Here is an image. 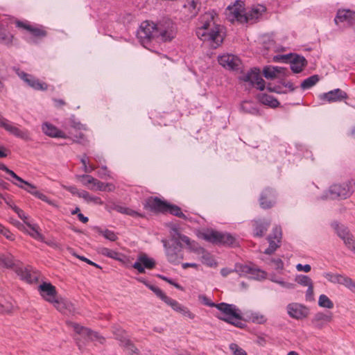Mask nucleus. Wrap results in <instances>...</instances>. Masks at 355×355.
<instances>
[{
	"mask_svg": "<svg viewBox=\"0 0 355 355\" xmlns=\"http://www.w3.org/2000/svg\"><path fill=\"white\" fill-rule=\"evenodd\" d=\"M176 35L175 24L169 19H163L155 24L148 21L141 24L137 32L140 43L146 48L155 39L162 42L171 41Z\"/></svg>",
	"mask_w": 355,
	"mask_h": 355,
	"instance_id": "1",
	"label": "nucleus"
},
{
	"mask_svg": "<svg viewBox=\"0 0 355 355\" xmlns=\"http://www.w3.org/2000/svg\"><path fill=\"white\" fill-rule=\"evenodd\" d=\"M171 240L173 242L171 245L166 239H162V242L165 249L167 260L174 265L179 264L184 259L182 250V243L190 251L198 252L200 250V247L196 241H191L187 236L182 234L176 228L172 229L171 232Z\"/></svg>",
	"mask_w": 355,
	"mask_h": 355,
	"instance_id": "2",
	"label": "nucleus"
},
{
	"mask_svg": "<svg viewBox=\"0 0 355 355\" xmlns=\"http://www.w3.org/2000/svg\"><path fill=\"white\" fill-rule=\"evenodd\" d=\"M216 15L214 11H209L201 15L196 29L198 37L209 42L214 49L217 48L223 40L222 27L216 24L215 21Z\"/></svg>",
	"mask_w": 355,
	"mask_h": 355,
	"instance_id": "3",
	"label": "nucleus"
},
{
	"mask_svg": "<svg viewBox=\"0 0 355 355\" xmlns=\"http://www.w3.org/2000/svg\"><path fill=\"white\" fill-rule=\"evenodd\" d=\"M243 3L237 1L232 6L227 7V15L229 20L234 21L236 20L241 23H255L265 12L266 8L262 5H257L252 7L248 12H244Z\"/></svg>",
	"mask_w": 355,
	"mask_h": 355,
	"instance_id": "4",
	"label": "nucleus"
},
{
	"mask_svg": "<svg viewBox=\"0 0 355 355\" xmlns=\"http://www.w3.org/2000/svg\"><path fill=\"white\" fill-rule=\"evenodd\" d=\"M216 308L220 311L216 315L219 320L239 328L245 326L242 322L241 312L234 304L222 302L217 304Z\"/></svg>",
	"mask_w": 355,
	"mask_h": 355,
	"instance_id": "5",
	"label": "nucleus"
},
{
	"mask_svg": "<svg viewBox=\"0 0 355 355\" xmlns=\"http://www.w3.org/2000/svg\"><path fill=\"white\" fill-rule=\"evenodd\" d=\"M353 181H347L340 184L331 185L327 191L325 199H346L352 196L354 192Z\"/></svg>",
	"mask_w": 355,
	"mask_h": 355,
	"instance_id": "6",
	"label": "nucleus"
},
{
	"mask_svg": "<svg viewBox=\"0 0 355 355\" xmlns=\"http://www.w3.org/2000/svg\"><path fill=\"white\" fill-rule=\"evenodd\" d=\"M334 22L340 28H347L355 26V11L350 9H338Z\"/></svg>",
	"mask_w": 355,
	"mask_h": 355,
	"instance_id": "7",
	"label": "nucleus"
},
{
	"mask_svg": "<svg viewBox=\"0 0 355 355\" xmlns=\"http://www.w3.org/2000/svg\"><path fill=\"white\" fill-rule=\"evenodd\" d=\"M205 240L215 244L233 245L235 239L230 234L219 232L217 231H207L203 233Z\"/></svg>",
	"mask_w": 355,
	"mask_h": 355,
	"instance_id": "8",
	"label": "nucleus"
},
{
	"mask_svg": "<svg viewBox=\"0 0 355 355\" xmlns=\"http://www.w3.org/2000/svg\"><path fill=\"white\" fill-rule=\"evenodd\" d=\"M235 271L239 276H246L248 275L250 278L256 280L265 279L267 277V273L264 270L248 265L236 263L235 264Z\"/></svg>",
	"mask_w": 355,
	"mask_h": 355,
	"instance_id": "9",
	"label": "nucleus"
},
{
	"mask_svg": "<svg viewBox=\"0 0 355 355\" xmlns=\"http://www.w3.org/2000/svg\"><path fill=\"white\" fill-rule=\"evenodd\" d=\"M112 332L115 338L120 342V345L130 355H139L137 348L128 338L127 334L123 329L119 327H113Z\"/></svg>",
	"mask_w": 355,
	"mask_h": 355,
	"instance_id": "10",
	"label": "nucleus"
},
{
	"mask_svg": "<svg viewBox=\"0 0 355 355\" xmlns=\"http://www.w3.org/2000/svg\"><path fill=\"white\" fill-rule=\"evenodd\" d=\"M67 324L71 327L77 334L80 335L81 337L87 340H96L101 344H103L105 341V338L101 336L97 332L93 331L88 328L80 326V324L73 323L72 322H67Z\"/></svg>",
	"mask_w": 355,
	"mask_h": 355,
	"instance_id": "11",
	"label": "nucleus"
},
{
	"mask_svg": "<svg viewBox=\"0 0 355 355\" xmlns=\"http://www.w3.org/2000/svg\"><path fill=\"white\" fill-rule=\"evenodd\" d=\"M239 80L249 83L250 85L257 87L261 91L265 89V81L260 76L259 69L257 68L251 69L247 73L241 76Z\"/></svg>",
	"mask_w": 355,
	"mask_h": 355,
	"instance_id": "12",
	"label": "nucleus"
},
{
	"mask_svg": "<svg viewBox=\"0 0 355 355\" xmlns=\"http://www.w3.org/2000/svg\"><path fill=\"white\" fill-rule=\"evenodd\" d=\"M334 226L336 230L338 236L344 241L345 245L355 253V239L350 234L347 227L343 225H339L337 223L334 224Z\"/></svg>",
	"mask_w": 355,
	"mask_h": 355,
	"instance_id": "13",
	"label": "nucleus"
},
{
	"mask_svg": "<svg viewBox=\"0 0 355 355\" xmlns=\"http://www.w3.org/2000/svg\"><path fill=\"white\" fill-rule=\"evenodd\" d=\"M39 291L45 300L55 306V302H58L59 299L56 298L57 292L54 286L50 283L44 282L40 285Z\"/></svg>",
	"mask_w": 355,
	"mask_h": 355,
	"instance_id": "14",
	"label": "nucleus"
},
{
	"mask_svg": "<svg viewBox=\"0 0 355 355\" xmlns=\"http://www.w3.org/2000/svg\"><path fill=\"white\" fill-rule=\"evenodd\" d=\"M218 62L223 67L231 70L239 69L241 64V60L237 56L232 54L219 56Z\"/></svg>",
	"mask_w": 355,
	"mask_h": 355,
	"instance_id": "15",
	"label": "nucleus"
},
{
	"mask_svg": "<svg viewBox=\"0 0 355 355\" xmlns=\"http://www.w3.org/2000/svg\"><path fill=\"white\" fill-rule=\"evenodd\" d=\"M155 266V262L153 259L149 258L145 253H141L138 256L137 261L132 265V267L139 273H144L145 268L152 269Z\"/></svg>",
	"mask_w": 355,
	"mask_h": 355,
	"instance_id": "16",
	"label": "nucleus"
},
{
	"mask_svg": "<svg viewBox=\"0 0 355 355\" xmlns=\"http://www.w3.org/2000/svg\"><path fill=\"white\" fill-rule=\"evenodd\" d=\"M168 202L162 200L157 197L148 198L145 204V207L155 212H167Z\"/></svg>",
	"mask_w": 355,
	"mask_h": 355,
	"instance_id": "17",
	"label": "nucleus"
},
{
	"mask_svg": "<svg viewBox=\"0 0 355 355\" xmlns=\"http://www.w3.org/2000/svg\"><path fill=\"white\" fill-rule=\"evenodd\" d=\"M288 314L293 318L300 320L308 315V309L297 303H291L287 306Z\"/></svg>",
	"mask_w": 355,
	"mask_h": 355,
	"instance_id": "18",
	"label": "nucleus"
},
{
	"mask_svg": "<svg viewBox=\"0 0 355 355\" xmlns=\"http://www.w3.org/2000/svg\"><path fill=\"white\" fill-rule=\"evenodd\" d=\"M18 76L30 87L36 90H46L47 89V85L44 83L40 82L38 79L28 74L24 71H17Z\"/></svg>",
	"mask_w": 355,
	"mask_h": 355,
	"instance_id": "19",
	"label": "nucleus"
},
{
	"mask_svg": "<svg viewBox=\"0 0 355 355\" xmlns=\"http://www.w3.org/2000/svg\"><path fill=\"white\" fill-rule=\"evenodd\" d=\"M347 98V94L346 92L340 89H335L320 95V100L325 101L329 103L341 101Z\"/></svg>",
	"mask_w": 355,
	"mask_h": 355,
	"instance_id": "20",
	"label": "nucleus"
},
{
	"mask_svg": "<svg viewBox=\"0 0 355 355\" xmlns=\"http://www.w3.org/2000/svg\"><path fill=\"white\" fill-rule=\"evenodd\" d=\"M164 302L170 306L174 311L181 313L184 316L188 317L190 319H193L195 318V315L192 313L188 308L180 304L178 301L167 297H165Z\"/></svg>",
	"mask_w": 355,
	"mask_h": 355,
	"instance_id": "21",
	"label": "nucleus"
},
{
	"mask_svg": "<svg viewBox=\"0 0 355 355\" xmlns=\"http://www.w3.org/2000/svg\"><path fill=\"white\" fill-rule=\"evenodd\" d=\"M332 313L330 312H318L313 316L312 323L316 328L322 329L332 320Z\"/></svg>",
	"mask_w": 355,
	"mask_h": 355,
	"instance_id": "22",
	"label": "nucleus"
},
{
	"mask_svg": "<svg viewBox=\"0 0 355 355\" xmlns=\"http://www.w3.org/2000/svg\"><path fill=\"white\" fill-rule=\"evenodd\" d=\"M274 192L269 189H266L261 194L259 202L263 209L270 208L275 202Z\"/></svg>",
	"mask_w": 355,
	"mask_h": 355,
	"instance_id": "23",
	"label": "nucleus"
},
{
	"mask_svg": "<svg viewBox=\"0 0 355 355\" xmlns=\"http://www.w3.org/2000/svg\"><path fill=\"white\" fill-rule=\"evenodd\" d=\"M16 26L28 31L33 36L35 37H44L46 35V32L41 28L33 26L26 22L17 21Z\"/></svg>",
	"mask_w": 355,
	"mask_h": 355,
	"instance_id": "24",
	"label": "nucleus"
},
{
	"mask_svg": "<svg viewBox=\"0 0 355 355\" xmlns=\"http://www.w3.org/2000/svg\"><path fill=\"white\" fill-rule=\"evenodd\" d=\"M59 311L63 313H71L73 314L76 311L74 305L69 301L64 299H59L58 302H55L54 306Z\"/></svg>",
	"mask_w": 355,
	"mask_h": 355,
	"instance_id": "25",
	"label": "nucleus"
},
{
	"mask_svg": "<svg viewBox=\"0 0 355 355\" xmlns=\"http://www.w3.org/2000/svg\"><path fill=\"white\" fill-rule=\"evenodd\" d=\"M42 129L43 132L51 137L55 138H65V134L58 130L55 126L49 123H44L42 124Z\"/></svg>",
	"mask_w": 355,
	"mask_h": 355,
	"instance_id": "26",
	"label": "nucleus"
},
{
	"mask_svg": "<svg viewBox=\"0 0 355 355\" xmlns=\"http://www.w3.org/2000/svg\"><path fill=\"white\" fill-rule=\"evenodd\" d=\"M323 277L334 284H340L345 286L350 282V278L340 274L324 272Z\"/></svg>",
	"mask_w": 355,
	"mask_h": 355,
	"instance_id": "27",
	"label": "nucleus"
},
{
	"mask_svg": "<svg viewBox=\"0 0 355 355\" xmlns=\"http://www.w3.org/2000/svg\"><path fill=\"white\" fill-rule=\"evenodd\" d=\"M306 64V60L303 56L296 55L291 60V69L294 73L301 72Z\"/></svg>",
	"mask_w": 355,
	"mask_h": 355,
	"instance_id": "28",
	"label": "nucleus"
},
{
	"mask_svg": "<svg viewBox=\"0 0 355 355\" xmlns=\"http://www.w3.org/2000/svg\"><path fill=\"white\" fill-rule=\"evenodd\" d=\"M98 252L103 256L107 257L109 258H112L115 260H118L121 262H125V257L119 252L110 250L107 248L105 247H99L98 248Z\"/></svg>",
	"mask_w": 355,
	"mask_h": 355,
	"instance_id": "29",
	"label": "nucleus"
},
{
	"mask_svg": "<svg viewBox=\"0 0 355 355\" xmlns=\"http://www.w3.org/2000/svg\"><path fill=\"white\" fill-rule=\"evenodd\" d=\"M270 223L267 220H255L254 221V234L256 236L261 237L266 232Z\"/></svg>",
	"mask_w": 355,
	"mask_h": 355,
	"instance_id": "30",
	"label": "nucleus"
},
{
	"mask_svg": "<svg viewBox=\"0 0 355 355\" xmlns=\"http://www.w3.org/2000/svg\"><path fill=\"white\" fill-rule=\"evenodd\" d=\"M284 72V69L280 67H266L263 70V76L267 79H274L277 74Z\"/></svg>",
	"mask_w": 355,
	"mask_h": 355,
	"instance_id": "31",
	"label": "nucleus"
},
{
	"mask_svg": "<svg viewBox=\"0 0 355 355\" xmlns=\"http://www.w3.org/2000/svg\"><path fill=\"white\" fill-rule=\"evenodd\" d=\"M257 98L262 104L268 105L271 107H277L279 105V102L276 98L272 96L266 94H259L257 96Z\"/></svg>",
	"mask_w": 355,
	"mask_h": 355,
	"instance_id": "32",
	"label": "nucleus"
},
{
	"mask_svg": "<svg viewBox=\"0 0 355 355\" xmlns=\"http://www.w3.org/2000/svg\"><path fill=\"white\" fill-rule=\"evenodd\" d=\"M25 224L30 228V230L27 231V233L33 239L40 241H44V236L40 233L39 227L36 224H31L28 222H25Z\"/></svg>",
	"mask_w": 355,
	"mask_h": 355,
	"instance_id": "33",
	"label": "nucleus"
},
{
	"mask_svg": "<svg viewBox=\"0 0 355 355\" xmlns=\"http://www.w3.org/2000/svg\"><path fill=\"white\" fill-rule=\"evenodd\" d=\"M94 230L106 239L110 241H116L118 239L117 234L108 229H101L98 227H94Z\"/></svg>",
	"mask_w": 355,
	"mask_h": 355,
	"instance_id": "34",
	"label": "nucleus"
},
{
	"mask_svg": "<svg viewBox=\"0 0 355 355\" xmlns=\"http://www.w3.org/2000/svg\"><path fill=\"white\" fill-rule=\"evenodd\" d=\"M80 198L85 200L87 203H94L95 205H103V202L99 197L91 195L86 191H82Z\"/></svg>",
	"mask_w": 355,
	"mask_h": 355,
	"instance_id": "35",
	"label": "nucleus"
},
{
	"mask_svg": "<svg viewBox=\"0 0 355 355\" xmlns=\"http://www.w3.org/2000/svg\"><path fill=\"white\" fill-rule=\"evenodd\" d=\"M15 272L22 280L27 282H31L33 280L30 272L24 267H17L15 268Z\"/></svg>",
	"mask_w": 355,
	"mask_h": 355,
	"instance_id": "36",
	"label": "nucleus"
},
{
	"mask_svg": "<svg viewBox=\"0 0 355 355\" xmlns=\"http://www.w3.org/2000/svg\"><path fill=\"white\" fill-rule=\"evenodd\" d=\"M12 183L14 184H15L16 186H17L18 187H19V188L26 191L29 193L33 195L34 196L35 195V193L38 191L36 189V187L35 185H33V184H31L28 182H26L25 180H24V182H22L20 184H18V183L15 182H12Z\"/></svg>",
	"mask_w": 355,
	"mask_h": 355,
	"instance_id": "37",
	"label": "nucleus"
},
{
	"mask_svg": "<svg viewBox=\"0 0 355 355\" xmlns=\"http://www.w3.org/2000/svg\"><path fill=\"white\" fill-rule=\"evenodd\" d=\"M241 110L245 113L258 114L259 110L254 106L253 103L249 101H244L241 105Z\"/></svg>",
	"mask_w": 355,
	"mask_h": 355,
	"instance_id": "38",
	"label": "nucleus"
},
{
	"mask_svg": "<svg viewBox=\"0 0 355 355\" xmlns=\"http://www.w3.org/2000/svg\"><path fill=\"white\" fill-rule=\"evenodd\" d=\"M319 80L318 76L313 75L305 79L301 83V87L303 89H308L315 85Z\"/></svg>",
	"mask_w": 355,
	"mask_h": 355,
	"instance_id": "39",
	"label": "nucleus"
},
{
	"mask_svg": "<svg viewBox=\"0 0 355 355\" xmlns=\"http://www.w3.org/2000/svg\"><path fill=\"white\" fill-rule=\"evenodd\" d=\"M167 212L184 220L187 218L186 215L182 213L180 207L177 205L168 203Z\"/></svg>",
	"mask_w": 355,
	"mask_h": 355,
	"instance_id": "40",
	"label": "nucleus"
},
{
	"mask_svg": "<svg viewBox=\"0 0 355 355\" xmlns=\"http://www.w3.org/2000/svg\"><path fill=\"white\" fill-rule=\"evenodd\" d=\"M198 0H192L189 1L187 4L184 5V8L188 9L190 12L189 17H193L196 15L198 11Z\"/></svg>",
	"mask_w": 355,
	"mask_h": 355,
	"instance_id": "41",
	"label": "nucleus"
},
{
	"mask_svg": "<svg viewBox=\"0 0 355 355\" xmlns=\"http://www.w3.org/2000/svg\"><path fill=\"white\" fill-rule=\"evenodd\" d=\"M318 305L321 307L331 309L334 307L333 302L326 295L322 294L318 299Z\"/></svg>",
	"mask_w": 355,
	"mask_h": 355,
	"instance_id": "42",
	"label": "nucleus"
},
{
	"mask_svg": "<svg viewBox=\"0 0 355 355\" xmlns=\"http://www.w3.org/2000/svg\"><path fill=\"white\" fill-rule=\"evenodd\" d=\"M76 178L80 180L82 184L85 186H87L89 184L94 185L96 180L89 175H76Z\"/></svg>",
	"mask_w": 355,
	"mask_h": 355,
	"instance_id": "43",
	"label": "nucleus"
},
{
	"mask_svg": "<svg viewBox=\"0 0 355 355\" xmlns=\"http://www.w3.org/2000/svg\"><path fill=\"white\" fill-rule=\"evenodd\" d=\"M295 281L299 284L304 286H309L311 284H313V282H312L311 279L306 275H298L296 277Z\"/></svg>",
	"mask_w": 355,
	"mask_h": 355,
	"instance_id": "44",
	"label": "nucleus"
},
{
	"mask_svg": "<svg viewBox=\"0 0 355 355\" xmlns=\"http://www.w3.org/2000/svg\"><path fill=\"white\" fill-rule=\"evenodd\" d=\"M80 162L83 164V171L87 173H92L96 168V167L94 165H89V164H87L86 155H84L81 157Z\"/></svg>",
	"mask_w": 355,
	"mask_h": 355,
	"instance_id": "45",
	"label": "nucleus"
},
{
	"mask_svg": "<svg viewBox=\"0 0 355 355\" xmlns=\"http://www.w3.org/2000/svg\"><path fill=\"white\" fill-rule=\"evenodd\" d=\"M12 37L10 33L4 31H0V42L9 44L12 42Z\"/></svg>",
	"mask_w": 355,
	"mask_h": 355,
	"instance_id": "46",
	"label": "nucleus"
},
{
	"mask_svg": "<svg viewBox=\"0 0 355 355\" xmlns=\"http://www.w3.org/2000/svg\"><path fill=\"white\" fill-rule=\"evenodd\" d=\"M146 286L148 287L162 301H164L165 297H168L160 288L155 286L151 285L150 284H146Z\"/></svg>",
	"mask_w": 355,
	"mask_h": 355,
	"instance_id": "47",
	"label": "nucleus"
},
{
	"mask_svg": "<svg viewBox=\"0 0 355 355\" xmlns=\"http://www.w3.org/2000/svg\"><path fill=\"white\" fill-rule=\"evenodd\" d=\"M250 319L254 323L257 324H263L266 321V317L263 315L259 313H252Z\"/></svg>",
	"mask_w": 355,
	"mask_h": 355,
	"instance_id": "48",
	"label": "nucleus"
},
{
	"mask_svg": "<svg viewBox=\"0 0 355 355\" xmlns=\"http://www.w3.org/2000/svg\"><path fill=\"white\" fill-rule=\"evenodd\" d=\"M114 209L116 211L121 213V214H125L130 215V216L137 215V213L136 211H135L129 208L122 207L120 205H116Z\"/></svg>",
	"mask_w": 355,
	"mask_h": 355,
	"instance_id": "49",
	"label": "nucleus"
},
{
	"mask_svg": "<svg viewBox=\"0 0 355 355\" xmlns=\"http://www.w3.org/2000/svg\"><path fill=\"white\" fill-rule=\"evenodd\" d=\"M230 349L234 355H248L246 352L241 347H240L237 344H230Z\"/></svg>",
	"mask_w": 355,
	"mask_h": 355,
	"instance_id": "50",
	"label": "nucleus"
},
{
	"mask_svg": "<svg viewBox=\"0 0 355 355\" xmlns=\"http://www.w3.org/2000/svg\"><path fill=\"white\" fill-rule=\"evenodd\" d=\"M0 234L10 241L15 239L14 234L1 224H0Z\"/></svg>",
	"mask_w": 355,
	"mask_h": 355,
	"instance_id": "51",
	"label": "nucleus"
},
{
	"mask_svg": "<svg viewBox=\"0 0 355 355\" xmlns=\"http://www.w3.org/2000/svg\"><path fill=\"white\" fill-rule=\"evenodd\" d=\"M272 239L276 240L277 243H280L282 239V230L279 227H275L273 229L272 234L270 235Z\"/></svg>",
	"mask_w": 355,
	"mask_h": 355,
	"instance_id": "52",
	"label": "nucleus"
},
{
	"mask_svg": "<svg viewBox=\"0 0 355 355\" xmlns=\"http://www.w3.org/2000/svg\"><path fill=\"white\" fill-rule=\"evenodd\" d=\"M270 263L276 270H282L284 268V263L280 258L272 259H271Z\"/></svg>",
	"mask_w": 355,
	"mask_h": 355,
	"instance_id": "53",
	"label": "nucleus"
},
{
	"mask_svg": "<svg viewBox=\"0 0 355 355\" xmlns=\"http://www.w3.org/2000/svg\"><path fill=\"white\" fill-rule=\"evenodd\" d=\"M202 261L203 263L209 266H213L215 264L214 260L208 253L204 254L202 256Z\"/></svg>",
	"mask_w": 355,
	"mask_h": 355,
	"instance_id": "54",
	"label": "nucleus"
},
{
	"mask_svg": "<svg viewBox=\"0 0 355 355\" xmlns=\"http://www.w3.org/2000/svg\"><path fill=\"white\" fill-rule=\"evenodd\" d=\"M199 300L204 304L205 305H207L209 307H216L217 304H215L214 302H211V300L205 295H200L198 296Z\"/></svg>",
	"mask_w": 355,
	"mask_h": 355,
	"instance_id": "55",
	"label": "nucleus"
},
{
	"mask_svg": "<svg viewBox=\"0 0 355 355\" xmlns=\"http://www.w3.org/2000/svg\"><path fill=\"white\" fill-rule=\"evenodd\" d=\"M97 175L101 178H106L107 177H110V171H108L107 168L104 166H102L98 171Z\"/></svg>",
	"mask_w": 355,
	"mask_h": 355,
	"instance_id": "56",
	"label": "nucleus"
},
{
	"mask_svg": "<svg viewBox=\"0 0 355 355\" xmlns=\"http://www.w3.org/2000/svg\"><path fill=\"white\" fill-rule=\"evenodd\" d=\"M65 190L68 191L73 195H76L80 198V193L83 190H79L75 186H64Z\"/></svg>",
	"mask_w": 355,
	"mask_h": 355,
	"instance_id": "57",
	"label": "nucleus"
},
{
	"mask_svg": "<svg viewBox=\"0 0 355 355\" xmlns=\"http://www.w3.org/2000/svg\"><path fill=\"white\" fill-rule=\"evenodd\" d=\"M12 209L15 211V212L18 215V216L24 220V222H27V216H26L24 211L17 206H11Z\"/></svg>",
	"mask_w": 355,
	"mask_h": 355,
	"instance_id": "58",
	"label": "nucleus"
},
{
	"mask_svg": "<svg viewBox=\"0 0 355 355\" xmlns=\"http://www.w3.org/2000/svg\"><path fill=\"white\" fill-rule=\"evenodd\" d=\"M277 284L286 289H293L295 288L294 284L284 282L282 279L277 282Z\"/></svg>",
	"mask_w": 355,
	"mask_h": 355,
	"instance_id": "59",
	"label": "nucleus"
},
{
	"mask_svg": "<svg viewBox=\"0 0 355 355\" xmlns=\"http://www.w3.org/2000/svg\"><path fill=\"white\" fill-rule=\"evenodd\" d=\"M296 269L298 271H304L305 272H309L311 270V267L309 264L302 265L301 263H298L296 266Z\"/></svg>",
	"mask_w": 355,
	"mask_h": 355,
	"instance_id": "60",
	"label": "nucleus"
},
{
	"mask_svg": "<svg viewBox=\"0 0 355 355\" xmlns=\"http://www.w3.org/2000/svg\"><path fill=\"white\" fill-rule=\"evenodd\" d=\"M94 186L96 187V189L99 191H107L106 184L98 180L97 179L96 180V182H95Z\"/></svg>",
	"mask_w": 355,
	"mask_h": 355,
	"instance_id": "61",
	"label": "nucleus"
},
{
	"mask_svg": "<svg viewBox=\"0 0 355 355\" xmlns=\"http://www.w3.org/2000/svg\"><path fill=\"white\" fill-rule=\"evenodd\" d=\"M234 272H236L235 267L234 268V269H230L228 268H223L220 270V274L224 277H227V275H229L230 274H231Z\"/></svg>",
	"mask_w": 355,
	"mask_h": 355,
	"instance_id": "62",
	"label": "nucleus"
},
{
	"mask_svg": "<svg viewBox=\"0 0 355 355\" xmlns=\"http://www.w3.org/2000/svg\"><path fill=\"white\" fill-rule=\"evenodd\" d=\"M8 175H10L12 178H13L15 180L19 182L18 184L24 182V180L21 178L19 176H18L14 171L8 168V171L6 172Z\"/></svg>",
	"mask_w": 355,
	"mask_h": 355,
	"instance_id": "63",
	"label": "nucleus"
},
{
	"mask_svg": "<svg viewBox=\"0 0 355 355\" xmlns=\"http://www.w3.org/2000/svg\"><path fill=\"white\" fill-rule=\"evenodd\" d=\"M268 242H269V246H272L274 248V250H276L277 248L279 247V245L277 242H276V240L272 239V236H269L268 238Z\"/></svg>",
	"mask_w": 355,
	"mask_h": 355,
	"instance_id": "64",
	"label": "nucleus"
}]
</instances>
